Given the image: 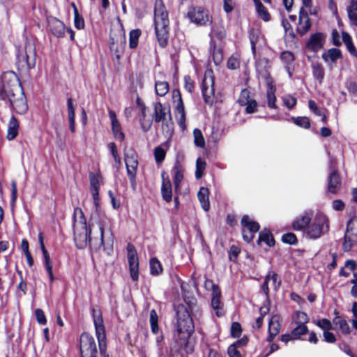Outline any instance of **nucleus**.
I'll return each instance as SVG.
<instances>
[{
    "mask_svg": "<svg viewBox=\"0 0 357 357\" xmlns=\"http://www.w3.org/2000/svg\"><path fill=\"white\" fill-rule=\"evenodd\" d=\"M79 349L81 357H98L95 339L87 333L81 334L79 339Z\"/></svg>",
    "mask_w": 357,
    "mask_h": 357,
    "instance_id": "7",
    "label": "nucleus"
},
{
    "mask_svg": "<svg viewBox=\"0 0 357 357\" xmlns=\"http://www.w3.org/2000/svg\"><path fill=\"white\" fill-rule=\"evenodd\" d=\"M240 66L239 58L237 56H231L227 62V66L230 70H236Z\"/></svg>",
    "mask_w": 357,
    "mask_h": 357,
    "instance_id": "57",
    "label": "nucleus"
},
{
    "mask_svg": "<svg viewBox=\"0 0 357 357\" xmlns=\"http://www.w3.org/2000/svg\"><path fill=\"white\" fill-rule=\"evenodd\" d=\"M111 40H112L111 44H110L111 49L115 50L116 52H121L123 49V46H124V44L126 42V38H125L124 33L121 32L119 34V38H117V40H116V42L119 45V50L117 49L116 50L115 49V43H114V38H112Z\"/></svg>",
    "mask_w": 357,
    "mask_h": 357,
    "instance_id": "53",
    "label": "nucleus"
},
{
    "mask_svg": "<svg viewBox=\"0 0 357 357\" xmlns=\"http://www.w3.org/2000/svg\"><path fill=\"white\" fill-rule=\"evenodd\" d=\"M124 161L126 166L127 175L130 179L132 187L135 188L136 176L138 168V159L137 153L132 150H128L125 153Z\"/></svg>",
    "mask_w": 357,
    "mask_h": 357,
    "instance_id": "9",
    "label": "nucleus"
},
{
    "mask_svg": "<svg viewBox=\"0 0 357 357\" xmlns=\"http://www.w3.org/2000/svg\"><path fill=\"white\" fill-rule=\"evenodd\" d=\"M283 102L287 108L292 109L296 105L297 101L296 98L290 95H287L284 96Z\"/></svg>",
    "mask_w": 357,
    "mask_h": 357,
    "instance_id": "61",
    "label": "nucleus"
},
{
    "mask_svg": "<svg viewBox=\"0 0 357 357\" xmlns=\"http://www.w3.org/2000/svg\"><path fill=\"white\" fill-rule=\"evenodd\" d=\"M329 230V219L321 212L316 213L309 225L304 230L303 236L308 239L316 240L325 235Z\"/></svg>",
    "mask_w": 357,
    "mask_h": 357,
    "instance_id": "5",
    "label": "nucleus"
},
{
    "mask_svg": "<svg viewBox=\"0 0 357 357\" xmlns=\"http://www.w3.org/2000/svg\"><path fill=\"white\" fill-rule=\"evenodd\" d=\"M109 116L111 120L112 130L114 137L118 140L123 141L125 136L122 132L121 124L117 120L116 113L113 110H109Z\"/></svg>",
    "mask_w": 357,
    "mask_h": 357,
    "instance_id": "22",
    "label": "nucleus"
},
{
    "mask_svg": "<svg viewBox=\"0 0 357 357\" xmlns=\"http://www.w3.org/2000/svg\"><path fill=\"white\" fill-rule=\"evenodd\" d=\"M242 340L230 345L227 349V354L229 357H241L240 352L237 350V347L241 345Z\"/></svg>",
    "mask_w": 357,
    "mask_h": 357,
    "instance_id": "56",
    "label": "nucleus"
},
{
    "mask_svg": "<svg viewBox=\"0 0 357 357\" xmlns=\"http://www.w3.org/2000/svg\"><path fill=\"white\" fill-rule=\"evenodd\" d=\"M347 10L351 23L357 26V2L352 1Z\"/></svg>",
    "mask_w": 357,
    "mask_h": 357,
    "instance_id": "34",
    "label": "nucleus"
},
{
    "mask_svg": "<svg viewBox=\"0 0 357 357\" xmlns=\"http://www.w3.org/2000/svg\"><path fill=\"white\" fill-rule=\"evenodd\" d=\"M326 36L322 33L312 34L307 43V47L314 52L321 50L324 44Z\"/></svg>",
    "mask_w": 357,
    "mask_h": 357,
    "instance_id": "17",
    "label": "nucleus"
},
{
    "mask_svg": "<svg viewBox=\"0 0 357 357\" xmlns=\"http://www.w3.org/2000/svg\"><path fill=\"white\" fill-rule=\"evenodd\" d=\"M206 166V163L205 161L202 160L201 158H197L196 160V171H195V176L197 178H200L203 175V172L204 171Z\"/></svg>",
    "mask_w": 357,
    "mask_h": 357,
    "instance_id": "52",
    "label": "nucleus"
},
{
    "mask_svg": "<svg viewBox=\"0 0 357 357\" xmlns=\"http://www.w3.org/2000/svg\"><path fill=\"white\" fill-rule=\"evenodd\" d=\"M211 52L215 64H220L223 60V54L222 50L219 48H217L215 46L212 45L211 48Z\"/></svg>",
    "mask_w": 357,
    "mask_h": 357,
    "instance_id": "44",
    "label": "nucleus"
},
{
    "mask_svg": "<svg viewBox=\"0 0 357 357\" xmlns=\"http://www.w3.org/2000/svg\"><path fill=\"white\" fill-rule=\"evenodd\" d=\"M280 328V317L278 315H274L271 317L268 323V332L269 335L268 340L271 342L273 338L278 334Z\"/></svg>",
    "mask_w": 357,
    "mask_h": 357,
    "instance_id": "27",
    "label": "nucleus"
},
{
    "mask_svg": "<svg viewBox=\"0 0 357 357\" xmlns=\"http://www.w3.org/2000/svg\"><path fill=\"white\" fill-rule=\"evenodd\" d=\"M172 102L175 109V117L182 130L185 129V112L181 94L178 89H173L172 92Z\"/></svg>",
    "mask_w": 357,
    "mask_h": 357,
    "instance_id": "10",
    "label": "nucleus"
},
{
    "mask_svg": "<svg viewBox=\"0 0 357 357\" xmlns=\"http://www.w3.org/2000/svg\"><path fill=\"white\" fill-rule=\"evenodd\" d=\"M307 12L299 10V20L296 28L297 32L301 35L305 34L311 27V22Z\"/></svg>",
    "mask_w": 357,
    "mask_h": 357,
    "instance_id": "20",
    "label": "nucleus"
},
{
    "mask_svg": "<svg viewBox=\"0 0 357 357\" xmlns=\"http://www.w3.org/2000/svg\"><path fill=\"white\" fill-rule=\"evenodd\" d=\"M48 25L52 33L56 37H63L65 33V26L60 20L51 17L48 19Z\"/></svg>",
    "mask_w": 357,
    "mask_h": 357,
    "instance_id": "24",
    "label": "nucleus"
},
{
    "mask_svg": "<svg viewBox=\"0 0 357 357\" xmlns=\"http://www.w3.org/2000/svg\"><path fill=\"white\" fill-rule=\"evenodd\" d=\"M108 148L112 153L113 159L116 164L117 167H119L121 164V158L118 154L116 146L114 143L111 142L108 145Z\"/></svg>",
    "mask_w": 357,
    "mask_h": 357,
    "instance_id": "50",
    "label": "nucleus"
},
{
    "mask_svg": "<svg viewBox=\"0 0 357 357\" xmlns=\"http://www.w3.org/2000/svg\"><path fill=\"white\" fill-rule=\"evenodd\" d=\"M249 92L247 90L241 91L238 102L242 105H245V111L248 114L253 113L257 107V102L254 100H249Z\"/></svg>",
    "mask_w": 357,
    "mask_h": 357,
    "instance_id": "25",
    "label": "nucleus"
},
{
    "mask_svg": "<svg viewBox=\"0 0 357 357\" xmlns=\"http://www.w3.org/2000/svg\"><path fill=\"white\" fill-rule=\"evenodd\" d=\"M193 136L195 144L198 147L203 148L205 146V140L201 130L197 128L195 129Z\"/></svg>",
    "mask_w": 357,
    "mask_h": 357,
    "instance_id": "48",
    "label": "nucleus"
},
{
    "mask_svg": "<svg viewBox=\"0 0 357 357\" xmlns=\"http://www.w3.org/2000/svg\"><path fill=\"white\" fill-rule=\"evenodd\" d=\"M19 123L13 116L10 118L7 130L6 138L8 140L14 139L18 135Z\"/></svg>",
    "mask_w": 357,
    "mask_h": 357,
    "instance_id": "28",
    "label": "nucleus"
},
{
    "mask_svg": "<svg viewBox=\"0 0 357 357\" xmlns=\"http://www.w3.org/2000/svg\"><path fill=\"white\" fill-rule=\"evenodd\" d=\"M333 324L338 327L340 331L344 334L349 333L350 328L347 322L340 317H336L333 319Z\"/></svg>",
    "mask_w": 357,
    "mask_h": 357,
    "instance_id": "38",
    "label": "nucleus"
},
{
    "mask_svg": "<svg viewBox=\"0 0 357 357\" xmlns=\"http://www.w3.org/2000/svg\"><path fill=\"white\" fill-rule=\"evenodd\" d=\"M313 75L319 82H321L324 77V71L321 66L315 65L313 66Z\"/></svg>",
    "mask_w": 357,
    "mask_h": 357,
    "instance_id": "59",
    "label": "nucleus"
},
{
    "mask_svg": "<svg viewBox=\"0 0 357 357\" xmlns=\"http://www.w3.org/2000/svg\"><path fill=\"white\" fill-rule=\"evenodd\" d=\"M223 2V10L225 13H231L235 6L234 1L233 0H222Z\"/></svg>",
    "mask_w": 357,
    "mask_h": 357,
    "instance_id": "64",
    "label": "nucleus"
},
{
    "mask_svg": "<svg viewBox=\"0 0 357 357\" xmlns=\"http://www.w3.org/2000/svg\"><path fill=\"white\" fill-rule=\"evenodd\" d=\"M282 240L284 243L289 244H295L297 241L296 236L293 233H287L282 236Z\"/></svg>",
    "mask_w": 357,
    "mask_h": 357,
    "instance_id": "63",
    "label": "nucleus"
},
{
    "mask_svg": "<svg viewBox=\"0 0 357 357\" xmlns=\"http://www.w3.org/2000/svg\"><path fill=\"white\" fill-rule=\"evenodd\" d=\"M208 194V190L204 187H202L197 194L201 206L205 211H208L210 208Z\"/></svg>",
    "mask_w": 357,
    "mask_h": 357,
    "instance_id": "29",
    "label": "nucleus"
},
{
    "mask_svg": "<svg viewBox=\"0 0 357 357\" xmlns=\"http://www.w3.org/2000/svg\"><path fill=\"white\" fill-rule=\"evenodd\" d=\"M67 107H68V117L70 123V130L72 132H75V107L73 102V100L71 98H68L67 100Z\"/></svg>",
    "mask_w": 357,
    "mask_h": 357,
    "instance_id": "31",
    "label": "nucleus"
},
{
    "mask_svg": "<svg viewBox=\"0 0 357 357\" xmlns=\"http://www.w3.org/2000/svg\"><path fill=\"white\" fill-rule=\"evenodd\" d=\"M255 10L257 16L264 22H268L271 20V14L261 3H257L255 6Z\"/></svg>",
    "mask_w": 357,
    "mask_h": 357,
    "instance_id": "32",
    "label": "nucleus"
},
{
    "mask_svg": "<svg viewBox=\"0 0 357 357\" xmlns=\"http://www.w3.org/2000/svg\"><path fill=\"white\" fill-rule=\"evenodd\" d=\"M342 38L343 42L344 43L345 45L347 46L349 52L351 54L356 55V50L354 45H353V43L351 42V38L350 36L346 32H342Z\"/></svg>",
    "mask_w": 357,
    "mask_h": 357,
    "instance_id": "45",
    "label": "nucleus"
},
{
    "mask_svg": "<svg viewBox=\"0 0 357 357\" xmlns=\"http://www.w3.org/2000/svg\"><path fill=\"white\" fill-rule=\"evenodd\" d=\"M162 179L161 195L163 199L169 203L172 199V183L165 172L162 174Z\"/></svg>",
    "mask_w": 357,
    "mask_h": 357,
    "instance_id": "21",
    "label": "nucleus"
},
{
    "mask_svg": "<svg viewBox=\"0 0 357 357\" xmlns=\"http://www.w3.org/2000/svg\"><path fill=\"white\" fill-rule=\"evenodd\" d=\"M90 178V189L99 190L100 184L102 182V178L99 174H91Z\"/></svg>",
    "mask_w": 357,
    "mask_h": 357,
    "instance_id": "40",
    "label": "nucleus"
},
{
    "mask_svg": "<svg viewBox=\"0 0 357 357\" xmlns=\"http://www.w3.org/2000/svg\"><path fill=\"white\" fill-rule=\"evenodd\" d=\"M357 244V218H351L347 224V228L343 243L344 251H349Z\"/></svg>",
    "mask_w": 357,
    "mask_h": 357,
    "instance_id": "11",
    "label": "nucleus"
},
{
    "mask_svg": "<svg viewBox=\"0 0 357 357\" xmlns=\"http://www.w3.org/2000/svg\"><path fill=\"white\" fill-rule=\"evenodd\" d=\"M155 31L162 47L167 45V26L169 24L168 15L162 0H156L155 3Z\"/></svg>",
    "mask_w": 357,
    "mask_h": 357,
    "instance_id": "4",
    "label": "nucleus"
},
{
    "mask_svg": "<svg viewBox=\"0 0 357 357\" xmlns=\"http://www.w3.org/2000/svg\"><path fill=\"white\" fill-rule=\"evenodd\" d=\"M292 121L297 126L307 129L310 127V122L307 117L301 116L292 118Z\"/></svg>",
    "mask_w": 357,
    "mask_h": 357,
    "instance_id": "51",
    "label": "nucleus"
},
{
    "mask_svg": "<svg viewBox=\"0 0 357 357\" xmlns=\"http://www.w3.org/2000/svg\"><path fill=\"white\" fill-rule=\"evenodd\" d=\"M280 286V280L278 279V275L274 272H269L266 276L261 289L267 296L269 288L273 289L274 291H277Z\"/></svg>",
    "mask_w": 357,
    "mask_h": 357,
    "instance_id": "16",
    "label": "nucleus"
},
{
    "mask_svg": "<svg viewBox=\"0 0 357 357\" xmlns=\"http://www.w3.org/2000/svg\"><path fill=\"white\" fill-rule=\"evenodd\" d=\"M74 11V26L77 29H83L85 24L83 17L79 14L78 10L75 4H73Z\"/></svg>",
    "mask_w": 357,
    "mask_h": 357,
    "instance_id": "39",
    "label": "nucleus"
},
{
    "mask_svg": "<svg viewBox=\"0 0 357 357\" xmlns=\"http://www.w3.org/2000/svg\"><path fill=\"white\" fill-rule=\"evenodd\" d=\"M242 329L241 325L237 322H234L231 326V334L234 338L239 337L241 335Z\"/></svg>",
    "mask_w": 357,
    "mask_h": 357,
    "instance_id": "60",
    "label": "nucleus"
},
{
    "mask_svg": "<svg viewBox=\"0 0 357 357\" xmlns=\"http://www.w3.org/2000/svg\"><path fill=\"white\" fill-rule=\"evenodd\" d=\"M150 270L151 273L154 275H158L162 271V268L160 262L156 258H152L150 260Z\"/></svg>",
    "mask_w": 357,
    "mask_h": 357,
    "instance_id": "43",
    "label": "nucleus"
},
{
    "mask_svg": "<svg viewBox=\"0 0 357 357\" xmlns=\"http://www.w3.org/2000/svg\"><path fill=\"white\" fill-rule=\"evenodd\" d=\"M21 248L22 251L24 252V255L26 257L27 261L30 266L33 264V259L31 255V253L29 250V243L26 240L23 239L21 243Z\"/></svg>",
    "mask_w": 357,
    "mask_h": 357,
    "instance_id": "55",
    "label": "nucleus"
},
{
    "mask_svg": "<svg viewBox=\"0 0 357 357\" xmlns=\"http://www.w3.org/2000/svg\"><path fill=\"white\" fill-rule=\"evenodd\" d=\"M356 268V264L354 261L349 260L345 263L344 267L341 271V274L348 277L350 274L349 271H353Z\"/></svg>",
    "mask_w": 357,
    "mask_h": 357,
    "instance_id": "58",
    "label": "nucleus"
},
{
    "mask_svg": "<svg viewBox=\"0 0 357 357\" xmlns=\"http://www.w3.org/2000/svg\"><path fill=\"white\" fill-rule=\"evenodd\" d=\"M36 54L33 44L27 43L19 51L17 60L18 69L27 71L35 65Z\"/></svg>",
    "mask_w": 357,
    "mask_h": 357,
    "instance_id": "6",
    "label": "nucleus"
},
{
    "mask_svg": "<svg viewBox=\"0 0 357 357\" xmlns=\"http://www.w3.org/2000/svg\"><path fill=\"white\" fill-rule=\"evenodd\" d=\"M314 324L322 329L324 331H330L333 328V325L330 320L327 319H321L313 321Z\"/></svg>",
    "mask_w": 357,
    "mask_h": 357,
    "instance_id": "49",
    "label": "nucleus"
},
{
    "mask_svg": "<svg viewBox=\"0 0 357 357\" xmlns=\"http://www.w3.org/2000/svg\"><path fill=\"white\" fill-rule=\"evenodd\" d=\"M204 287L207 290L212 291L211 305L217 316L222 315V303L220 301L221 293L218 286L213 281L206 280Z\"/></svg>",
    "mask_w": 357,
    "mask_h": 357,
    "instance_id": "15",
    "label": "nucleus"
},
{
    "mask_svg": "<svg viewBox=\"0 0 357 357\" xmlns=\"http://www.w3.org/2000/svg\"><path fill=\"white\" fill-rule=\"evenodd\" d=\"M141 31L139 29L132 30L129 34V46L130 48H135L138 45L139 38Z\"/></svg>",
    "mask_w": 357,
    "mask_h": 357,
    "instance_id": "42",
    "label": "nucleus"
},
{
    "mask_svg": "<svg viewBox=\"0 0 357 357\" xmlns=\"http://www.w3.org/2000/svg\"><path fill=\"white\" fill-rule=\"evenodd\" d=\"M188 15L190 20L197 24H204L208 21L207 13L201 8H194Z\"/></svg>",
    "mask_w": 357,
    "mask_h": 357,
    "instance_id": "26",
    "label": "nucleus"
},
{
    "mask_svg": "<svg viewBox=\"0 0 357 357\" xmlns=\"http://www.w3.org/2000/svg\"><path fill=\"white\" fill-rule=\"evenodd\" d=\"M266 82L267 86V91H266V98H267V104L270 108H276L275 101L276 97L275 95V86L273 83V80L271 77H267L266 78Z\"/></svg>",
    "mask_w": 357,
    "mask_h": 357,
    "instance_id": "23",
    "label": "nucleus"
},
{
    "mask_svg": "<svg viewBox=\"0 0 357 357\" xmlns=\"http://www.w3.org/2000/svg\"><path fill=\"white\" fill-rule=\"evenodd\" d=\"M174 183L175 186V190H176L180 185V183L183 178V171L179 166H175L174 168Z\"/></svg>",
    "mask_w": 357,
    "mask_h": 357,
    "instance_id": "46",
    "label": "nucleus"
},
{
    "mask_svg": "<svg viewBox=\"0 0 357 357\" xmlns=\"http://www.w3.org/2000/svg\"><path fill=\"white\" fill-rule=\"evenodd\" d=\"M158 315L155 310H152L150 312V324L151 331L154 334H157L159 331L158 325Z\"/></svg>",
    "mask_w": 357,
    "mask_h": 357,
    "instance_id": "47",
    "label": "nucleus"
},
{
    "mask_svg": "<svg viewBox=\"0 0 357 357\" xmlns=\"http://www.w3.org/2000/svg\"><path fill=\"white\" fill-rule=\"evenodd\" d=\"M74 240L79 249H83L88 243L96 248L104 245L105 234L109 238L112 237L111 220L105 213L96 212L91 216L89 227L84 212L80 208H75L73 213Z\"/></svg>",
    "mask_w": 357,
    "mask_h": 357,
    "instance_id": "1",
    "label": "nucleus"
},
{
    "mask_svg": "<svg viewBox=\"0 0 357 357\" xmlns=\"http://www.w3.org/2000/svg\"><path fill=\"white\" fill-rule=\"evenodd\" d=\"M281 60L287 66V71L291 75L290 68L289 65L291 64L294 60V56L291 52L285 51L281 54Z\"/></svg>",
    "mask_w": 357,
    "mask_h": 357,
    "instance_id": "41",
    "label": "nucleus"
},
{
    "mask_svg": "<svg viewBox=\"0 0 357 357\" xmlns=\"http://www.w3.org/2000/svg\"><path fill=\"white\" fill-rule=\"evenodd\" d=\"M264 242L268 246L271 247L275 244V241L271 232L268 230H263L260 232L258 239V243Z\"/></svg>",
    "mask_w": 357,
    "mask_h": 357,
    "instance_id": "33",
    "label": "nucleus"
},
{
    "mask_svg": "<svg viewBox=\"0 0 357 357\" xmlns=\"http://www.w3.org/2000/svg\"><path fill=\"white\" fill-rule=\"evenodd\" d=\"M166 114L167 113L162 105L160 102H156L154 105V120L156 122H160L165 119Z\"/></svg>",
    "mask_w": 357,
    "mask_h": 357,
    "instance_id": "35",
    "label": "nucleus"
},
{
    "mask_svg": "<svg viewBox=\"0 0 357 357\" xmlns=\"http://www.w3.org/2000/svg\"><path fill=\"white\" fill-rule=\"evenodd\" d=\"M155 93L159 96H165L169 91V86L166 81H157L155 84Z\"/></svg>",
    "mask_w": 357,
    "mask_h": 357,
    "instance_id": "36",
    "label": "nucleus"
},
{
    "mask_svg": "<svg viewBox=\"0 0 357 357\" xmlns=\"http://www.w3.org/2000/svg\"><path fill=\"white\" fill-rule=\"evenodd\" d=\"M93 316L96 335L99 343L100 351L102 352L105 351L106 347V334L103 320L99 312L93 311Z\"/></svg>",
    "mask_w": 357,
    "mask_h": 357,
    "instance_id": "13",
    "label": "nucleus"
},
{
    "mask_svg": "<svg viewBox=\"0 0 357 357\" xmlns=\"http://www.w3.org/2000/svg\"><path fill=\"white\" fill-rule=\"evenodd\" d=\"M328 192L332 194H336L341 188L340 175L336 170L333 171L328 178Z\"/></svg>",
    "mask_w": 357,
    "mask_h": 357,
    "instance_id": "19",
    "label": "nucleus"
},
{
    "mask_svg": "<svg viewBox=\"0 0 357 357\" xmlns=\"http://www.w3.org/2000/svg\"><path fill=\"white\" fill-rule=\"evenodd\" d=\"M202 92L205 102L208 105L213 104L215 96L214 77L213 72L211 69L205 71L202 84Z\"/></svg>",
    "mask_w": 357,
    "mask_h": 357,
    "instance_id": "8",
    "label": "nucleus"
},
{
    "mask_svg": "<svg viewBox=\"0 0 357 357\" xmlns=\"http://www.w3.org/2000/svg\"><path fill=\"white\" fill-rule=\"evenodd\" d=\"M176 328V341L181 347H186L194 332L195 326L189 312L184 307H180L177 310Z\"/></svg>",
    "mask_w": 357,
    "mask_h": 357,
    "instance_id": "3",
    "label": "nucleus"
},
{
    "mask_svg": "<svg viewBox=\"0 0 357 357\" xmlns=\"http://www.w3.org/2000/svg\"><path fill=\"white\" fill-rule=\"evenodd\" d=\"M1 82L0 98L7 100L17 113H26L28 105L17 75L13 72L4 73L1 76Z\"/></svg>",
    "mask_w": 357,
    "mask_h": 357,
    "instance_id": "2",
    "label": "nucleus"
},
{
    "mask_svg": "<svg viewBox=\"0 0 357 357\" xmlns=\"http://www.w3.org/2000/svg\"><path fill=\"white\" fill-rule=\"evenodd\" d=\"M163 146L166 147L165 149L161 146L155 147L154 149V158L157 163H160L165 160L166 151L169 148V142H166Z\"/></svg>",
    "mask_w": 357,
    "mask_h": 357,
    "instance_id": "37",
    "label": "nucleus"
},
{
    "mask_svg": "<svg viewBox=\"0 0 357 357\" xmlns=\"http://www.w3.org/2000/svg\"><path fill=\"white\" fill-rule=\"evenodd\" d=\"M241 225L243 227V238L248 243L252 241L254 238L255 234L259 229L260 227L259 223L254 221L250 216L245 215H243L241 219Z\"/></svg>",
    "mask_w": 357,
    "mask_h": 357,
    "instance_id": "12",
    "label": "nucleus"
},
{
    "mask_svg": "<svg viewBox=\"0 0 357 357\" xmlns=\"http://www.w3.org/2000/svg\"><path fill=\"white\" fill-rule=\"evenodd\" d=\"M184 88L189 93H192L195 89V83L191 77L188 75L184 77Z\"/></svg>",
    "mask_w": 357,
    "mask_h": 357,
    "instance_id": "62",
    "label": "nucleus"
},
{
    "mask_svg": "<svg viewBox=\"0 0 357 357\" xmlns=\"http://www.w3.org/2000/svg\"><path fill=\"white\" fill-rule=\"evenodd\" d=\"M312 215L309 212H305L300 216L297 217L293 222H292V228L295 231H301L305 229V228L309 225L311 220H312Z\"/></svg>",
    "mask_w": 357,
    "mask_h": 357,
    "instance_id": "18",
    "label": "nucleus"
},
{
    "mask_svg": "<svg viewBox=\"0 0 357 357\" xmlns=\"http://www.w3.org/2000/svg\"><path fill=\"white\" fill-rule=\"evenodd\" d=\"M307 332V327L305 324H298L296 328L292 331V336L294 339L300 338L301 335Z\"/></svg>",
    "mask_w": 357,
    "mask_h": 357,
    "instance_id": "54",
    "label": "nucleus"
},
{
    "mask_svg": "<svg viewBox=\"0 0 357 357\" xmlns=\"http://www.w3.org/2000/svg\"><path fill=\"white\" fill-rule=\"evenodd\" d=\"M342 56L340 50L332 48L322 54V58L326 63H335Z\"/></svg>",
    "mask_w": 357,
    "mask_h": 357,
    "instance_id": "30",
    "label": "nucleus"
},
{
    "mask_svg": "<svg viewBox=\"0 0 357 357\" xmlns=\"http://www.w3.org/2000/svg\"><path fill=\"white\" fill-rule=\"evenodd\" d=\"M127 257L129 265L130 275L133 281L139 279V259L137 251L133 245L127 246Z\"/></svg>",
    "mask_w": 357,
    "mask_h": 357,
    "instance_id": "14",
    "label": "nucleus"
}]
</instances>
